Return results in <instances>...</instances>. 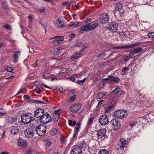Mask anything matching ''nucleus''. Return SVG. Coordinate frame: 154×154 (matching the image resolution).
Segmentation results:
<instances>
[{"label": "nucleus", "instance_id": "0e129e2a", "mask_svg": "<svg viewBox=\"0 0 154 154\" xmlns=\"http://www.w3.org/2000/svg\"><path fill=\"white\" fill-rule=\"evenodd\" d=\"M38 61V60H37L33 64V66L34 68L36 67L37 66V63Z\"/></svg>", "mask_w": 154, "mask_h": 154}, {"label": "nucleus", "instance_id": "2eb2a0df", "mask_svg": "<svg viewBox=\"0 0 154 154\" xmlns=\"http://www.w3.org/2000/svg\"><path fill=\"white\" fill-rule=\"evenodd\" d=\"M104 80L105 81L109 80L110 82H114L116 83H118L120 81V79L118 77H115L114 76L111 75H108V77L104 79Z\"/></svg>", "mask_w": 154, "mask_h": 154}, {"label": "nucleus", "instance_id": "4d7b16f0", "mask_svg": "<svg viewBox=\"0 0 154 154\" xmlns=\"http://www.w3.org/2000/svg\"><path fill=\"white\" fill-rule=\"evenodd\" d=\"M136 54V53L135 52V51L134 50L133 51L130 52L129 53V54H131V55H135V54Z\"/></svg>", "mask_w": 154, "mask_h": 154}, {"label": "nucleus", "instance_id": "c9c22d12", "mask_svg": "<svg viewBox=\"0 0 154 154\" xmlns=\"http://www.w3.org/2000/svg\"><path fill=\"white\" fill-rule=\"evenodd\" d=\"M105 95V93L103 92H102L101 93H99L98 95L97 96V99H100L102 98Z\"/></svg>", "mask_w": 154, "mask_h": 154}, {"label": "nucleus", "instance_id": "3c124183", "mask_svg": "<svg viewBox=\"0 0 154 154\" xmlns=\"http://www.w3.org/2000/svg\"><path fill=\"white\" fill-rule=\"evenodd\" d=\"M113 49H124L123 48V46H121V47H115L113 48Z\"/></svg>", "mask_w": 154, "mask_h": 154}, {"label": "nucleus", "instance_id": "9d476101", "mask_svg": "<svg viewBox=\"0 0 154 154\" xmlns=\"http://www.w3.org/2000/svg\"><path fill=\"white\" fill-rule=\"evenodd\" d=\"M119 25L115 22L111 23L109 25V28L112 32H116L118 30Z\"/></svg>", "mask_w": 154, "mask_h": 154}, {"label": "nucleus", "instance_id": "bf43d9fd", "mask_svg": "<svg viewBox=\"0 0 154 154\" xmlns=\"http://www.w3.org/2000/svg\"><path fill=\"white\" fill-rule=\"evenodd\" d=\"M82 44V42L80 41H77L76 42V45L77 46H80Z\"/></svg>", "mask_w": 154, "mask_h": 154}, {"label": "nucleus", "instance_id": "412c9836", "mask_svg": "<svg viewBox=\"0 0 154 154\" xmlns=\"http://www.w3.org/2000/svg\"><path fill=\"white\" fill-rule=\"evenodd\" d=\"M81 123H78L76 125L74 131V134L73 136V137H75L76 133L78 131L79 129L80 128V125Z\"/></svg>", "mask_w": 154, "mask_h": 154}, {"label": "nucleus", "instance_id": "0eeeda50", "mask_svg": "<svg viewBox=\"0 0 154 154\" xmlns=\"http://www.w3.org/2000/svg\"><path fill=\"white\" fill-rule=\"evenodd\" d=\"M110 124L113 127L114 129L117 130L120 127V123L117 119H113L110 121Z\"/></svg>", "mask_w": 154, "mask_h": 154}, {"label": "nucleus", "instance_id": "a18cd8bd", "mask_svg": "<svg viewBox=\"0 0 154 154\" xmlns=\"http://www.w3.org/2000/svg\"><path fill=\"white\" fill-rule=\"evenodd\" d=\"M61 112V110L60 109H59L58 110H55L54 113V114H57V115H59L60 114Z\"/></svg>", "mask_w": 154, "mask_h": 154}, {"label": "nucleus", "instance_id": "4be33fe9", "mask_svg": "<svg viewBox=\"0 0 154 154\" xmlns=\"http://www.w3.org/2000/svg\"><path fill=\"white\" fill-rule=\"evenodd\" d=\"M58 26L60 27H62L65 26L66 25V23L64 21L60 20V18H59L57 21Z\"/></svg>", "mask_w": 154, "mask_h": 154}, {"label": "nucleus", "instance_id": "6e6552de", "mask_svg": "<svg viewBox=\"0 0 154 154\" xmlns=\"http://www.w3.org/2000/svg\"><path fill=\"white\" fill-rule=\"evenodd\" d=\"M82 149L80 147L77 145L72 146L71 148V154H82Z\"/></svg>", "mask_w": 154, "mask_h": 154}, {"label": "nucleus", "instance_id": "423d86ee", "mask_svg": "<svg viewBox=\"0 0 154 154\" xmlns=\"http://www.w3.org/2000/svg\"><path fill=\"white\" fill-rule=\"evenodd\" d=\"M99 121L102 125H105L109 122L108 118L106 115L101 116L99 119Z\"/></svg>", "mask_w": 154, "mask_h": 154}, {"label": "nucleus", "instance_id": "e2e57ef3", "mask_svg": "<svg viewBox=\"0 0 154 154\" xmlns=\"http://www.w3.org/2000/svg\"><path fill=\"white\" fill-rule=\"evenodd\" d=\"M69 79H70V80L71 81H72L73 82L75 80V77H73V76L71 77H70L69 78Z\"/></svg>", "mask_w": 154, "mask_h": 154}, {"label": "nucleus", "instance_id": "49530a36", "mask_svg": "<svg viewBox=\"0 0 154 154\" xmlns=\"http://www.w3.org/2000/svg\"><path fill=\"white\" fill-rule=\"evenodd\" d=\"M38 11L41 13H43L45 11V8L43 7L38 9Z\"/></svg>", "mask_w": 154, "mask_h": 154}, {"label": "nucleus", "instance_id": "6e6d98bb", "mask_svg": "<svg viewBox=\"0 0 154 154\" xmlns=\"http://www.w3.org/2000/svg\"><path fill=\"white\" fill-rule=\"evenodd\" d=\"M4 27L6 29H10V28H11V26L10 25L8 24H6L4 26Z\"/></svg>", "mask_w": 154, "mask_h": 154}, {"label": "nucleus", "instance_id": "052dcab7", "mask_svg": "<svg viewBox=\"0 0 154 154\" xmlns=\"http://www.w3.org/2000/svg\"><path fill=\"white\" fill-rule=\"evenodd\" d=\"M88 45L86 44H85L83 46V49L82 50V51H84V50L86 48H87L88 47Z\"/></svg>", "mask_w": 154, "mask_h": 154}, {"label": "nucleus", "instance_id": "c03bdc74", "mask_svg": "<svg viewBox=\"0 0 154 154\" xmlns=\"http://www.w3.org/2000/svg\"><path fill=\"white\" fill-rule=\"evenodd\" d=\"M137 123V122L136 121H131L129 123V125L131 127H133L135 126Z\"/></svg>", "mask_w": 154, "mask_h": 154}, {"label": "nucleus", "instance_id": "5701e85b", "mask_svg": "<svg viewBox=\"0 0 154 154\" xmlns=\"http://www.w3.org/2000/svg\"><path fill=\"white\" fill-rule=\"evenodd\" d=\"M82 54L80 53H77L72 55L71 58L72 59H77L79 58L82 56Z\"/></svg>", "mask_w": 154, "mask_h": 154}, {"label": "nucleus", "instance_id": "774afa93", "mask_svg": "<svg viewBox=\"0 0 154 154\" xmlns=\"http://www.w3.org/2000/svg\"><path fill=\"white\" fill-rule=\"evenodd\" d=\"M45 75L46 74L44 73L42 75V76L44 79H46L47 78V77L45 76Z\"/></svg>", "mask_w": 154, "mask_h": 154}, {"label": "nucleus", "instance_id": "e433bc0d", "mask_svg": "<svg viewBox=\"0 0 154 154\" xmlns=\"http://www.w3.org/2000/svg\"><path fill=\"white\" fill-rule=\"evenodd\" d=\"M134 50L136 54L140 52L143 50V49H142L140 47H139L137 48H135Z\"/></svg>", "mask_w": 154, "mask_h": 154}, {"label": "nucleus", "instance_id": "a211bd4d", "mask_svg": "<svg viewBox=\"0 0 154 154\" xmlns=\"http://www.w3.org/2000/svg\"><path fill=\"white\" fill-rule=\"evenodd\" d=\"M126 144V140L125 139L121 138L119 141V142L117 145L119 149H122L123 148Z\"/></svg>", "mask_w": 154, "mask_h": 154}, {"label": "nucleus", "instance_id": "b1692460", "mask_svg": "<svg viewBox=\"0 0 154 154\" xmlns=\"http://www.w3.org/2000/svg\"><path fill=\"white\" fill-rule=\"evenodd\" d=\"M29 102L31 103H40L42 104H45V103L44 102L40 100L30 99L29 100Z\"/></svg>", "mask_w": 154, "mask_h": 154}, {"label": "nucleus", "instance_id": "f257e3e1", "mask_svg": "<svg viewBox=\"0 0 154 154\" xmlns=\"http://www.w3.org/2000/svg\"><path fill=\"white\" fill-rule=\"evenodd\" d=\"M46 127L44 125H40L36 127L35 130L38 135L42 136L46 133Z\"/></svg>", "mask_w": 154, "mask_h": 154}, {"label": "nucleus", "instance_id": "7c9ffc66", "mask_svg": "<svg viewBox=\"0 0 154 154\" xmlns=\"http://www.w3.org/2000/svg\"><path fill=\"white\" fill-rule=\"evenodd\" d=\"M113 106H110L105 108V112L106 113H108L110 112L112 109Z\"/></svg>", "mask_w": 154, "mask_h": 154}, {"label": "nucleus", "instance_id": "6ab92c4d", "mask_svg": "<svg viewBox=\"0 0 154 154\" xmlns=\"http://www.w3.org/2000/svg\"><path fill=\"white\" fill-rule=\"evenodd\" d=\"M20 54V51H16L14 52L13 54V61L14 62L17 61L19 59V57Z\"/></svg>", "mask_w": 154, "mask_h": 154}, {"label": "nucleus", "instance_id": "a19ab883", "mask_svg": "<svg viewBox=\"0 0 154 154\" xmlns=\"http://www.w3.org/2000/svg\"><path fill=\"white\" fill-rule=\"evenodd\" d=\"M6 113L5 110L3 109H0V116H3Z\"/></svg>", "mask_w": 154, "mask_h": 154}, {"label": "nucleus", "instance_id": "69168bd1", "mask_svg": "<svg viewBox=\"0 0 154 154\" xmlns=\"http://www.w3.org/2000/svg\"><path fill=\"white\" fill-rule=\"evenodd\" d=\"M55 79H58V78L57 77H51V81H53Z\"/></svg>", "mask_w": 154, "mask_h": 154}, {"label": "nucleus", "instance_id": "bb28decb", "mask_svg": "<svg viewBox=\"0 0 154 154\" xmlns=\"http://www.w3.org/2000/svg\"><path fill=\"white\" fill-rule=\"evenodd\" d=\"M59 118V115H57V114L53 113L52 120L54 122H56L58 121Z\"/></svg>", "mask_w": 154, "mask_h": 154}, {"label": "nucleus", "instance_id": "09e8293b", "mask_svg": "<svg viewBox=\"0 0 154 154\" xmlns=\"http://www.w3.org/2000/svg\"><path fill=\"white\" fill-rule=\"evenodd\" d=\"M65 72L66 73H71L72 72V71L71 68H67L66 69Z\"/></svg>", "mask_w": 154, "mask_h": 154}, {"label": "nucleus", "instance_id": "de8ad7c7", "mask_svg": "<svg viewBox=\"0 0 154 154\" xmlns=\"http://www.w3.org/2000/svg\"><path fill=\"white\" fill-rule=\"evenodd\" d=\"M3 7L6 9H8V7L7 5V2L6 1H4L3 3Z\"/></svg>", "mask_w": 154, "mask_h": 154}, {"label": "nucleus", "instance_id": "473e14b6", "mask_svg": "<svg viewBox=\"0 0 154 154\" xmlns=\"http://www.w3.org/2000/svg\"><path fill=\"white\" fill-rule=\"evenodd\" d=\"M79 24V23L77 22H75L73 23H72L71 24H69L68 26V27H75L77 26Z\"/></svg>", "mask_w": 154, "mask_h": 154}, {"label": "nucleus", "instance_id": "aec40b11", "mask_svg": "<svg viewBox=\"0 0 154 154\" xmlns=\"http://www.w3.org/2000/svg\"><path fill=\"white\" fill-rule=\"evenodd\" d=\"M19 130L18 127L15 126H13L11 127L10 132L12 135H15L17 134Z\"/></svg>", "mask_w": 154, "mask_h": 154}, {"label": "nucleus", "instance_id": "f3484780", "mask_svg": "<svg viewBox=\"0 0 154 154\" xmlns=\"http://www.w3.org/2000/svg\"><path fill=\"white\" fill-rule=\"evenodd\" d=\"M106 131L105 129H100L97 131V137L99 138H101L104 137L106 135Z\"/></svg>", "mask_w": 154, "mask_h": 154}, {"label": "nucleus", "instance_id": "c85d7f7f", "mask_svg": "<svg viewBox=\"0 0 154 154\" xmlns=\"http://www.w3.org/2000/svg\"><path fill=\"white\" fill-rule=\"evenodd\" d=\"M98 154H109V153L107 150L102 149L100 150Z\"/></svg>", "mask_w": 154, "mask_h": 154}, {"label": "nucleus", "instance_id": "8fccbe9b", "mask_svg": "<svg viewBox=\"0 0 154 154\" xmlns=\"http://www.w3.org/2000/svg\"><path fill=\"white\" fill-rule=\"evenodd\" d=\"M6 70L9 72H12L13 70V69L11 67L8 66L6 69Z\"/></svg>", "mask_w": 154, "mask_h": 154}, {"label": "nucleus", "instance_id": "a878e982", "mask_svg": "<svg viewBox=\"0 0 154 154\" xmlns=\"http://www.w3.org/2000/svg\"><path fill=\"white\" fill-rule=\"evenodd\" d=\"M94 120V117H90L88 121L87 126L90 127L91 126Z\"/></svg>", "mask_w": 154, "mask_h": 154}, {"label": "nucleus", "instance_id": "338daca9", "mask_svg": "<svg viewBox=\"0 0 154 154\" xmlns=\"http://www.w3.org/2000/svg\"><path fill=\"white\" fill-rule=\"evenodd\" d=\"M24 97H25L27 100H28L30 98L29 96L27 95H24Z\"/></svg>", "mask_w": 154, "mask_h": 154}, {"label": "nucleus", "instance_id": "5fc2aeb1", "mask_svg": "<svg viewBox=\"0 0 154 154\" xmlns=\"http://www.w3.org/2000/svg\"><path fill=\"white\" fill-rule=\"evenodd\" d=\"M60 140L63 143H64L65 142V138L63 136H61Z\"/></svg>", "mask_w": 154, "mask_h": 154}, {"label": "nucleus", "instance_id": "4468645a", "mask_svg": "<svg viewBox=\"0 0 154 154\" xmlns=\"http://www.w3.org/2000/svg\"><path fill=\"white\" fill-rule=\"evenodd\" d=\"M43 109L41 108L37 109L34 112V115L35 117L40 119L44 113Z\"/></svg>", "mask_w": 154, "mask_h": 154}, {"label": "nucleus", "instance_id": "39448f33", "mask_svg": "<svg viewBox=\"0 0 154 154\" xmlns=\"http://www.w3.org/2000/svg\"><path fill=\"white\" fill-rule=\"evenodd\" d=\"M31 120V116L27 114H24L21 115V121L24 124L29 123Z\"/></svg>", "mask_w": 154, "mask_h": 154}, {"label": "nucleus", "instance_id": "9b49d317", "mask_svg": "<svg viewBox=\"0 0 154 154\" xmlns=\"http://www.w3.org/2000/svg\"><path fill=\"white\" fill-rule=\"evenodd\" d=\"M17 144L19 147L25 148L27 146V143L26 141L25 140L21 138H19L17 140Z\"/></svg>", "mask_w": 154, "mask_h": 154}, {"label": "nucleus", "instance_id": "2f4dec72", "mask_svg": "<svg viewBox=\"0 0 154 154\" xmlns=\"http://www.w3.org/2000/svg\"><path fill=\"white\" fill-rule=\"evenodd\" d=\"M69 125L70 126H75L76 124V122L75 121H73L70 120L68 122Z\"/></svg>", "mask_w": 154, "mask_h": 154}, {"label": "nucleus", "instance_id": "680f3d73", "mask_svg": "<svg viewBox=\"0 0 154 154\" xmlns=\"http://www.w3.org/2000/svg\"><path fill=\"white\" fill-rule=\"evenodd\" d=\"M103 100H102L99 101L98 103V104L97 106V108L99 106L101 105L102 104V102H103Z\"/></svg>", "mask_w": 154, "mask_h": 154}, {"label": "nucleus", "instance_id": "72a5a7b5", "mask_svg": "<svg viewBox=\"0 0 154 154\" xmlns=\"http://www.w3.org/2000/svg\"><path fill=\"white\" fill-rule=\"evenodd\" d=\"M57 132V130L56 129L54 128L51 131L50 134L52 136L55 135Z\"/></svg>", "mask_w": 154, "mask_h": 154}, {"label": "nucleus", "instance_id": "f03ea898", "mask_svg": "<svg viewBox=\"0 0 154 154\" xmlns=\"http://www.w3.org/2000/svg\"><path fill=\"white\" fill-rule=\"evenodd\" d=\"M40 118V122L44 125L49 122L51 120V116L47 112H45L43 116Z\"/></svg>", "mask_w": 154, "mask_h": 154}, {"label": "nucleus", "instance_id": "603ef678", "mask_svg": "<svg viewBox=\"0 0 154 154\" xmlns=\"http://www.w3.org/2000/svg\"><path fill=\"white\" fill-rule=\"evenodd\" d=\"M142 44V42H139L137 43L134 44V47L136 46H139Z\"/></svg>", "mask_w": 154, "mask_h": 154}, {"label": "nucleus", "instance_id": "58836bf2", "mask_svg": "<svg viewBox=\"0 0 154 154\" xmlns=\"http://www.w3.org/2000/svg\"><path fill=\"white\" fill-rule=\"evenodd\" d=\"M106 55V54L104 52L102 53L99 54L97 56V57L99 58L100 59L103 58Z\"/></svg>", "mask_w": 154, "mask_h": 154}, {"label": "nucleus", "instance_id": "393cba45", "mask_svg": "<svg viewBox=\"0 0 154 154\" xmlns=\"http://www.w3.org/2000/svg\"><path fill=\"white\" fill-rule=\"evenodd\" d=\"M85 31L87 32L86 25L82 26L81 28L79 30V32L82 33H84Z\"/></svg>", "mask_w": 154, "mask_h": 154}, {"label": "nucleus", "instance_id": "f8f14e48", "mask_svg": "<svg viewBox=\"0 0 154 154\" xmlns=\"http://www.w3.org/2000/svg\"><path fill=\"white\" fill-rule=\"evenodd\" d=\"M98 23L97 22L93 23L91 22L87 25H86L87 32L94 29L97 27Z\"/></svg>", "mask_w": 154, "mask_h": 154}, {"label": "nucleus", "instance_id": "c756f323", "mask_svg": "<svg viewBox=\"0 0 154 154\" xmlns=\"http://www.w3.org/2000/svg\"><path fill=\"white\" fill-rule=\"evenodd\" d=\"M121 91V89L119 88H117L112 92V93L113 95H116Z\"/></svg>", "mask_w": 154, "mask_h": 154}, {"label": "nucleus", "instance_id": "f704fd0d", "mask_svg": "<svg viewBox=\"0 0 154 154\" xmlns=\"http://www.w3.org/2000/svg\"><path fill=\"white\" fill-rule=\"evenodd\" d=\"M134 44H131L130 45H126L125 46H123L124 49H129L132 48H134Z\"/></svg>", "mask_w": 154, "mask_h": 154}, {"label": "nucleus", "instance_id": "cd10ccee", "mask_svg": "<svg viewBox=\"0 0 154 154\" xmlns=\"http://www.w3.org/2000/svg\"><path fill=\"white\" fill-rule=\"evenodd\" d=\"M61 49L62 48H59L55 49L54 51V54L55 55H57L59 54L60 53Z\"/></svg>", "mask_w": 154, "mask_h": 154}, {"label": "nucleus", "instance_id": "20e7f679", "mask_svg": "<svg viewBox=\"0 0 154 154\" xmlns=\"http://www.w3.org/2000/svg\"><path fill=\"white\" fill-rule=\"evenodd\" d=\"M109 17L108 14L107 13H103L101 14L100 17V20L102 24L108 23Z\"/></svg>", "mask_w": 154, "mask_h": 154}, {"label": "nucleus", "instance_id": "13d9d810", "mask_svg": "<svg viewBox=\"0 0 154 154\" xmlns=\"http://www.w3.org/2000/svg\"><path fill=\"white\" fill-rule=\"evenodd\" d=\"M51 144V141L50 140H48L47 141L46 145L47 146H49Z\"/></svg>", "mask_w": 154, "mask_h": 154}, {"label": "nucleus", "instance_id": "dca6fc26", "mask_svg": "<svg viewBox=\"0 0 154 154\" xmlns=\"http://www.w3.org/2000/svg\"><path fill=\"white\" fill-rule=\"evenodd\" d=\"M34 131L32 128H28L24 130V134L25 136L27 137H31L34 135Z\"/></svg>", "mask_w": 154, "mask_h": 154}, {"label": "nucleus", "instance_id": "37998d69", "mask_svg": "<svg viewBox=\"0 0 154 154\" xmlns=\"http://www.w3.org/2000/svg\"><path fill=\"white\" fill-rule=\"evenodd\" d=\"M86 79V78H85L84 79L81 80H78L77 82L80 85H82L85 82V79Z\"/></svg>", "mask_w": 154, "mask_h": 154}, {"label": "nucleus", "instance_id": "79ce46f5", "mask_svg": "<svg viewBox=\"0 0 154 154\" xmlns=\"http://www.w3.org/2000/svg\"><path fill=\"white\" fill-rule=\"evenodd\" d=\"M76 96L75 95H74L73 96L71 97H70V98L68 100V101L69 102H72L74 101L75 99L76 98Z\"/></svg>", "mask_w": 154, "mask_h": 154}, {"label": "nucleus", "instance_id": "ddd939ff", "mask_svg": "<svg viewBox=\"0 0 154 154\" xmlns=\"http://www.w3.org/2000/svg\"><path fill=\"white\" fill-rule=\"evenodd\" d=\"M81 107V104H74L69 107V110L72 112H76L79 110Z\"/></svg>", "mask_w": 154, "mask_h": 154}, {"label": "nucleus", "instance_id": "1a4fd4ad", "mask_svg": "<svg viewBox=\"0 0 154 154\" xmlns=\"http://www.w3.org/2000/svg\"><path fill=\"white\" fill-rule=\"evenodd\" d=\"M53 39L54 45H57L59 44L62 43L64 40V37L62 36H58L54 37L51 39Z\"/></svg>", "mask_w": 154, "mask_h": 154}, {"label": "nucleus", "instance_id": "4c0bfd02", "mask_svg": "<svg viewBox=\"0 0 154 154\" xmlns=\"http://www.w3.org/2000/svg\"><path fill=\"white\" fill-rule=\"evenodd\" d=\"M147 35L148 37L150 38H154V32H149Z\"/></svg>", "mask_w": 154, "mask_h": 154}, {"label": "nucleus", "instance_id": "ea45409f", "mask_svg": "<svg viewBox=\"0 0 154 154\" xmlns=\"http://www.w3.org/2000/svg\"><path fill=\"white\" fill-rule=\"evenodd\" d=\"M132 56L131 55L127 56L123 59V61L124 62H126L131 58Z\"/></svg>", "mask_w": 154, "mask_h": 154}, {"label": "nucleus", "instance_id": "7ed1b4c3", "mask_svg": "<svg viewBox=\"0 0 154 154\" xmlns=\"http://www.w3.org/2000/svg\"><path fill=\"white\" fill-rule=\"evenodd\" d=\"M128 114L127 111L124 110H117L114 113L116 117L121 119L125 118L127 116Z\"/></svg>", "mask_w": 154, "mask_h": 154}, {"label": "nucleus", "instance_id": "864d4df0", "mask_svg": "<svg viewBox=\"0 0 154 154\" xmlns=\"http://www.w3.org/2000/svg\"><path fill=\"white\" fill-rule=\"evenodd\" d=\"M128 70V68L127 67H125L122 68V72H125L126 71Z\"/></svg>", "mask_w": 154, "mask_h": 154}]
</instances>
